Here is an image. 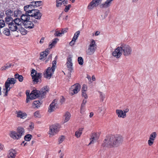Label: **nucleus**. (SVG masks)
<instances>
[{"mask_svg":"<svg viewBox=\"0 0 158 158\" xmlns=\"http://www.w3.org/2000/svg\"><path fill=\"white\" fill-rule=\"evenodd\" d=\"M75 41H75V40L73 39L72 41L69 43L70 45L72 46L73 45Z\"/></svg>","mask_w":158,"mask_h":158,"instance_id":"59","label":"nucleus"},{"mask_svg":"<svg viewBox=\"0 0 158 158\" xmlns=\"http://www.w3.org/2000/svg\"><path fill=\"white\" fill-rule=\"evenodd\" d=\"M4 146L3 145L0 143V150H3L4 149Z\"/></svg>","mask_w":158,"mask_h":158,"instance_id":"61","label":"nucleus"},{"mask_svg":"<svg viewBox=\"0 0 158 158\" xmlns=\"http://www.w3.org/2000/svg\"><path fill=\"white\" fill-rule=\"evenodd\" d=\"M17 131V132L14 131H11L10 134V137L14 139H18L24 134V130L22 127H18Z\"/></svg>","mask_w":158,"mask_h":158,"instance_id":"4","label":"nucleus"},{"mask_svg":"<svg viewBox=\"0 0 158 158\" xmlns=\"http://www.w3.org/2000/svg\"><path fill=\"white\" fill-rule=\"evenodd\" d=\"M83 128H79L78 131H76L75 133V136L77 138H79L80 137L82 133V131Z\"/></svg>","mask_w":158,"mask_h":158,"instance_id":"31","label":"nucleus"},{"mask_svg":"<svg viewBox=\"0 0 158 158\" xmlns=\"http://www.w3.org/2000/svg\"><path fill=\"white\" fill-rule=\"evenodd\" d=\"M156 133L154 132L151 134L150 135L149 140L148 141V143L149 146H151L153 143L156 137Z\"/></svg>","mask_w":158,"mask_h":158,"instance_id":"11","label":"nucleus"},{"mask_svg":"<svg viewBox=\"0 0 158 158\" xmlns=\"http://www.w3.org/2000/svg\"><path fill=\"white\" fill-rule=\"evenodd\" d=\"M17 31L18 32H19L23 35H25L27 33V30L21 27H19Z\"/></svg>","mask_w":158,"mask_h":158,"instance_id":"27","label":"nucleus"},{"mask_svg":"<svg viewBox=\"0 0 158 158\" xmlns=\"http://www.w3.org/2000/svg\"><path fill=\"white\" fill-rule=\"evenodd\" d=\"M58 40L59 39L57 38H56L53 40L52 43L49 44V49L52 48L54 46V45L56 44Z\"/></svg>","mask_w":158,"mask_h":158,"instance_id":"32","label":"nucleus"},{"mask_svg":"<svg viewBox=\"0 0 158 158\" xmlns=\"http://www.w3.org/2000/svg\"><path fill=\"white\" fill-rule=\"evenodd\" d=\"M100 97L101 100L102 101H103L105 98V95L103 94L102 92L100 93Z\"/></svg>","mask_w":158,"mask_h":158,"instance_id":"54","label":"nucleus"},{"mask_svg":"<svg viewBox=\"0 0 158 158\" xmlns=\"http://www.w3.org/2000/svg\"><path fill=\"white\" fill-rule=\"evenodd\" d=\"M3 33L6 36H9L10 35V29L7 28H5L3 31Z\"/></svg>","mask_w":158,"mask_h":158,"instance_id":"39","label":"nucleus"},{"mask_svg":"<svg viewBox=\"0 0 158 158\" xmlns=\"http://www.w3.org/2000/svg\"><path fill=\"white\" fill-rule=\"evenodd\" d=\"M87 102V101L85 99H84L83 101L82 102L81 104L80 112L82 113L84 112V108L85 106V105Z\"/></svg>","mask_w":158,"mask_h":158,"instance_id":"35","label":"nucleus"},{"mask_svg":"<svg viewBox=\"0 0 158 158\" xmlns=\"http://www.w3.org/2000/svg\"><path fill=\"white\" fill-rule=\"evenodd\" d=\"M12 66L11 64H6L5 65V68H6V69H8L9 68H10Z\"/></svg>","mask_w":158,"mask_h":158,"instance_id":"55","label":"nucleus"},{"mask_svg":"<svg viewBox=\"0 0 158 158\" xmlns=\"http://www.w3.org/2000/svg\"><path fill=\"white\" fill-rule=\"evenodd\" d=\"M80 34V31H78L76 32L74 34V35L73 38V39L75 40V41H76V40L77 39L78 37L79 36Z\"/></svg>","mask_w":158,"mask_h":158,"instance_id":"41","label":"nucleus"},{"mask_svg":"<svg viewBox=\"0 0 158 158\" xmlns=\"http://www.w3.org/2000/svg\"><path fill=\"white\" fill-rule=\"evenodd\" d=\"M13 19L10 16H6L5 18V21L6 24L9 25V23H11V22L12 20Z\"/></svg>","mask_w":158,"mask_h":158,"instance_id":"38","label":"nucleus"},{"mask_svg":"<svg viewBox=\"0 0 158 158\" xmlns=\"http://www.w3.org/2000/svg\"><path fill=\"white\" fill-rule=\"evenodd\" d=\"M116 111L118 117L124 118L126 117V114L124 113L123 110H117Z\"/></svg>","mask_w":158,"mask_h":158,"instance_id":"22","label":"nucleus"},{"mask_svg":"<svg viewBox=\"0 0 158 158\" xmlns=\"http://www.w3.org/2000/svg\"><path fill=\"white\" fill-rule=\"evenodd\" d=\"M63 34V33H62L61 32H60V31H56L54 35L55 36H60Z\"/></svg>","mask_w":158,"mask_h":158,"instance_id":"45","label":"nucleus"},{"mask_svg":"<svg viewBox=\"0 0 158 158\" xmlns=\"http://www.w3.org/2000/svg\"><path fill=\"white\" fill-rule=\"evenodd\" d=\"M71 89H73V93H71V95L77 94L80 90L81 86L78 83H76L71 86Z\"/></svg>","mask_w":158,"mask_h":158,"instance_id":"12","label":"nucleus"},{"mask_svg":"<svg viewBox=\"0 0 158 158\" xmlns=\"http://www.w3.org/2000/svg\"><path fill=\"white\" fill-rule=\"evenodd\" d=\"M9 29L12 31H17L18 29V26L12 21L8 26Z\"/></svg>","mask_w":158,"mask_h":158,"instance_id":"16","label":"nucleus"},{"mask_svg":"<svg viewBox=\"0 0 158 158\" xmlns=\"http://www.w3.org/2000/svg\"><path fill=\"white\" fill-rule=\"evenodd\" d=\"M34 116L36 117L40 118V114L39 112L37 111L34 113Z\"/></svg>","mask_w":158,"mask_h":158,"instance_id":"51","label":"nucleus"},{"mask_svg":"<svg viewBox=\"0 0 158 158\" xmlns=\"http://www.w3.org/2000/svg\"><path fill=\"white\" fill-rule=\"evenodd\" d=\"M35 6L38 7L42 5V2L41 1H35Z\"/></svg>","mask_w":158,"mask_h":158,"instance_id":"48","label":"nucleus"},{"mask_svg":"<svg viewBox=\"0 0 158 158\" xmlns=\"http://www.w3.org/2000/svg\"><path fill=\"white\" fill-rule=\"evenodd\" d=\"M49 50L48 49H47L45 51L41 52L40 53V57L41 58L40 59L42 60L45 57H46L49 54Z\"/></svg>","mask_w":158,"mask_h":158,"instance_id":"25","label":"nucleus"},{"mask_svg":"<svg viewBox=\"0 0 158 158\" xmlns=\"http://www.w3.org/2000/svg\"><path fill=\"white\" fill-rule=\"evenodd\" d=\"M42 103V101L41 100H40V101L38 100L35 101L33 103L36 107L38 108L40 106Z\"/></svg>","mask_w":158,"mask_h":158,"instance_id":"36","label":"nucleus"},{"mask_svg":"<svg viewBox=\"0 0 158 158\" xmlns=\"http://www.w3.org/2000/svg\"><path fill=\"white\" fill-rule=\"evenodd\" d=\"M29 15L30 17H33L35 19L39 20L41 19L42 14L38 10L33 9Z\"/></svg>","mask_w":158,"mask_h":158,"instance_id":"8","label":"nucleus"},{"mask_svg":"<svg viewBox=\"0 0 158 158\" xmlns=\"http://www.w3.org/2000/svg\"><path fill=\"white\" fill-rule=\"evenodd\" d=\"M64 117H65V119L64 122V123H66L69 120L71 117V114L67 112L65 113Z\"/></svg>","mask_w":158,"mask_h":158,"instance_id":"33","label":"nucleus"},{"mask_svg":"<svg viewBox=\"0 0 158 158\" xmlns=\"http://www.w3.org/2000/svg\"><path fill=\"white\" fill-rule=\"evenodd\" d=\"M85 91H82V96L84 97L85 99H86L88 98L87 95Z\"/></svg>","mask_w":158,"mask_h":158,"instance_id":"52","label":"nucleus"},{"mask_svg":"<svg viewBox=\"0 0 158 158\" xmlns=\"http://www.w3.org/2000/svg\"><path fill=\"white\" fill-rule=\"evenodd\" d=\"M56 100H54L50 105L49 107L48 111L52 112L54 111L56 108H58V105Z\"/></svg>","mask_w":158,"mask_h":158,"instance_id":"14","label":"nucleus"},{"mask_svg":"<svg viewBox=\"0 0 158 158\" xmlns=\"http://www.w3.org/2000/svg\"><path fill=\"white\" fill-rule=\"evenodd\" d=\"M5 26V22L2 19L0 20V27L2 28Z\"/></svg>","mask_w":158,"mask_h":158,"instance_id":"46","label":"nucleus"},{"mask_svg":"<svg viewBox=\"0 0 158 158\" xmlns=\"http://www.w3.org/2000/svg\"><path fill=\"white\" fill-rule=\"evenodd\" d=\"M12 21L16 24L18 26H20L23 24L22 21L19 18L15 19L12 20Z\"/></svg>","mask_w":158,"mask_h":158,"instance_id":"23","label":"nucleus"},{"mask_svg":"<svg viewBox=\"0 0 158 158\" xmlns=\"http://www.w3.org/2000/svg\"><path fill=\"white\" fill-rule=\"evenodd\" d=\"M77 61L79 64L81 65H82L83 64V60L81 57H79L77 59Z\"/></svg>","mask_w":158,"mask_h":158,"instance_id":"42","label":"nucleus"},{"mask_svg":"<svg viewBox=\"0 0 158 158\" xmlns=\"http://www.w3.org/2000/svg\"><path fill=\"white\" fill-rule=\"evenodd\" d=\"M17 116L18 117H19L21 118H24L26 117V116L27 115L26 113H23L21 111H19L17 112Z\"/></svg>","mask_w":158,"mask_h":158,"instance_id":"30","label":"nucleus"},{"mask_svg":"<svg viewBox=\"0 0 158 158\" xmlns=\"http://www.w3.org/2000/svg\"><path fill=\"white\" fill-rule=\"evenodd\" d=\"M64 136L63 135H62L61 136L59 137L58 139L59 144H60L62 143L64 141Z\"/></svg>","mask_w":158,"mask_h":158,"instance_id":"44","label":"nucleus"},{"mask_svg":"<svg viewBox=\"0 0 158 158\" xmlns=\"http://www.w3.org/2000/svg\"><path fill=\"white\" fill-rule=\"evenodd\" d=\"M4 15H5L3 12L0 11V19H2Z\"/></svg>","mask_w":158,"mask_h":158,"instance_id":"56","label":"nucleus"},{"mask_svg":"<svg viewBox=\"0 0 158 158\" xmlns=\"http://www.w3.org/2000/svg\"><path fill=\"white\" fill-rule=\"evenodd\" d=\"M22 15V12L19 10L16 9L14 12V15L15 17L21 16Z\"/></svg>","mask_w":158,"mask_h":158,"instance_id":"29","label":"nucleus"},{"mask_svg":"<svg viewBox=\"0 0 158 158\" xmlns=\"http://www.w3.org/2000/svg\"><path fill=\"white\" fill-rule=\"evenodd\" d=\"M63 0H56V6L57 7H60L62 4Z\"/></svg>","mask_w":158,"mask_h":158,"instance_id":"43","label":"nucleus"},{"mask_svg":"<svg viewBox=\"0 0 158 158\" xmlns=\"http://www.w3.org/2000/svg\"><path fill=\"white\" fill-rule=\"evenodd\" d=\"M71 7V5L69 4L65 6V9H64V11L65 12H67L70 9V8Z\"/></svg>","mask_w":158,"mask_h":158,"instance_id":"50","label":"nucleus"},{"mask_svg":"<svg viewBox=\"0 0 158 158\" xmlns=\"http://www.w3.org/2000/svg\"><path fill=\"white\" fill-rule=\"evenodd\" d=\"M44 37H42L40 41V44H42L44 43Z\"/></svg>","mask_w":158,"mask_h":158,"instance_id":"60","label":"nucleus"},{"mask_svg":"<svg viewBox=\"0 0 158 158\" xmlns=\"http://www.w3.org/2000/svg\"><path fill=\"white\" fill-rule=\"evenodd\" d=\"M32 136L29 134L26 135L24 137V139L26 141H29L31 139Z\"/></svg>","mask_w":158,"mask_h":158,"instance_id":"40","label":"nucleus"},{"mask_svg":"<svg viewBox=\"0 0 158 158\" xmlns=\"http://www.w3.org/2000/svg\"><path fill=\"white\" fill-rule=\"evenodd\" d=\"M120 47L122 52H123V54L124 56H128L131 55L132 49L129 45L125 44H122Z\"/></svg>","mask_w":158,"mask_h":158,"instance_id":"6","label":"nucleus"},{"mask_svg":"<svg viewBox=\"0 0 158 158\" xmlns=\"http://www.w3.org/2000/svg\"><path fill=\"white\" fill-rule=\"evenodd\" d=\"M16 152L15 150L11 149L9 151V155L8 158H15V156Z\"/></svg>","mask_w":158,"mask_h":158,"instance_id":"26","label":"nucleus"},{"mask_svg":"<svg viewBox=\"0 0 158 158\" xmlns=\"http://www.w3.org/2000/svg\"><path fill=\"white\" fill-rule=\"evenodd\" d=\"M113 0H106L105 3L100 5V7L101 8H106L109 7L111 4V2Z\"/></svg>","mask_w":158,"mask_h":158,"instance_id":"21","label":"nucleus"},{"mask_svg":"<svg viewBox=\"0 0 158 158\" xmlns=\"http://www.w3.org/2000/svg\"><path fill=\"white\" fill-rule=\"evenodd\" d=\"M34 84H36L41 82L42 73H37L34 69H32L31 74Z\"/></svg>","mask_w":158,"mask_h":158,"instance_id":"3","label":"nucleus"},{"mask_svg":"<svg viewBox=\"0 0 158 158\" xmlns=\"http://www.w3.org/2000/svg\"><path fill=\"white\" fill-rule=\"evenodd\" d=\"M97 48V44L94 40H92L88 49L86 51V53L89 55H92L94 52Z\"/></svg>","mask_w":158,"mask_h":158,"instance_id":"7","label":"nucleus"},{"mask_svg":"<svg viewBox=\"0 0 158 158\" xmlns=\"http://www.w3.org/2000/svg\"><path fill=\"white\" fill-rule=\"evenodd\" d=\"M122 51L121 50L120 47H118L114 50V51L112 53L113 56L116 58H119L122 55Z\"/></svg>","mask_w":158,"mask_h":158,"instance_id":"10","label":"nucleus"},{"mask_svg":"<svg viewBox=\"0 0 158 158\" xmlns=\"http://www.w3.org/2000/svg\"><path fill=\"white\" fill-rule=\"evenodd\" d=\"M35 1H34V2H31V4L30 5H31V7H32L33 6L34 7L35 6L36 4H35Z\"/></svg>","mask_w":158,"mask_h":158,"instance_id":"62","label":"nucleus"},{"mask_svg":"<svg viewBox=\"0 0 158 158\" xmlns=\"http://www.w3.org/2000/svg\"><path fill=\"white\" fill-rule=\"evenodd\" d=\"M123 140V137L120 135H111L105 139L103 145L107 147H117L122 143Z\"/></svg>","mask_w":158,"mask_h":158,"instance_id":"1","label":"nucleus"},{"mask_svg":"<svg viewBox=\"0 0 158 158\" xmlns=\"http://www.w3.org/2000/svg\"><path fill=\"white\" fill-rule=\"evenodd\" d=\"M52 66L51 68L48 67L46 69L45 73L44 74V77L50 79L52 75L54 74L55 69L56 67V60H53L52 61Z\"/></svg>","mask_w":158,"mask_h":158,"instance_id":"2","label":"nucleus"},{"mask_svg":"<svg viewBox=\"0 0 158 158\" xmlns=\"http://www.w3.org/2000/svg\"><path fill=\"white\" fill-rule=\"evenodd\" d=\"M87 89V85L85 84L83 85V87L82 89V91H85Z\"/></svg>","mask_w":158,"mask_h":158,"instance_id":"53","label":"nucleus"},{"mask_svg":"<svg viewBox=\"0 0 158 158\" xmlns=\"http://www.w3.org/2000/svg\"><path fill=\"white\" fill-rule=\"evenodd\" d=\"M29 14H27V13L25 12V14L22 15L20 16V19L22 21L23 23L24 22H26L28 20H29L30 17V16Z\"/></svg>","mask_w":158,"mask_h":158,"instance_id":"19","label":"nucleus"},{"mask_svg":"<svg viewBox=\"0 0 158 158\" xmlns=\"http://www.w3.org/2000/svg\"><path fill=\"white\" fill-rule=\"evenodd\" d=\"M129 111V109H128V108H126V109H124V110H123V111L124 113L126 114V113L128 112Z\"/></svg>","mask_w":158,"mask_h":158,"instance_id":"64","label":"nucleus"},{"mask_svg":"<svg viewBox=\"0 0 158 158\" xmlns=\"http://www.w3.org/2000/svg\"><path fill=\"white\" fill-rule=\"evenodd\" d=\"M65 101V98L63 97L62 98L60 99V102L61 104H62Z\"/></svg>","mask_w":158,"mask_h":158,"instance_id":"58","label":"nucleus"},{"mask_svg":"<svg viewBox=\"0 0 158 158\" xmlns=\"http://www.w3.org/2000/svg\"><path fill=\"white\" fill-rule=\"evenodd\" d=\"M67 30L68 29L67 28L63 29L61 31V32H62V33H63V34H64V33H66L67 32Z\"/></svg>","mask_w":158,"mask_h":158,"instance_id":"57","label":"nucleus"},{"mask_svg":"<svg viewBox=\"0 0 158 158\" xmlns=\"http://www.w3.org/2000/svg\"><path fill=\"white\" fill-rule=\"evenodd\" d=\"M60 128L59 125L58 124L51 126L50 127L49 134L52 135H55L59 131Z\"/></svg>","mask_w":158,"mask_h":158,"instance_id":"9","label":"nucleus"},{"mask_svg":"<svg viewBox=\"0 0 158 158\" xmlns=\"http://www.w3.org/2000/svg\"><path fill=\"white\" fill-rule=\"evenodd\" d=\"M13 12L11 10L8 9L6 11L5 14L7 16H10L11 17L13 15Z\"/></svg>","mask_w":158,"mask_h":158,"instance_id":"37","label":"nucleus"},{"mask_svg":"<svg viewBox=\"0 0 158 158\" xmlns=\"http://www.w3.org/2000/svg\"><path fill=\"white\" fill-rule=\"evenodd\" d=\"M23 24L24 27L26 28L32 29L34 27V25L32 22L29 21V20L24 22Z\"/></svg>","mask_w":158,"mask_h":158,"instance_id":"17","label":"nucleus"},{"mask_svg":"<svg viewBox=\"0 0 158 158\" xmlns=\"http://www.w3.org/2000/svg\"><path fill=\"white\" fill-rule=\"evenodd\" d=\"M16 82V80L15 78H8L5 82V84H7V85H9L10 86V85L15 84Z\"/></svg>","mask_w":158,"mask_h":158,"instance_id":"20","label":"nucleus"},{"mask_svg":"<svg viewBox=\"0 0 158 158\" xmlns=\"http://www.w3.org/2000/svg\"><path fill=\"white\" fill-rule=\"evenodd\" d=\"M100 135L99 133H93L91 135V141L89 145L94 143L99 138Z\"/></svg>","mask_w":158,"mask_h":158,"instance_id":"13","label":"nucleus"},{"mask_svg":"<svg viewBox=\"0 0 158 158\" xmlns=\"http://www.w3.org/2000/svg\"><path fill=\"white\" fill-rule=\"evenodd\" d=\"M31 9L32 7H31V5H30L25 6L24 7V10L27 13L29 14V15L31 14V12L32 11L33 9Z\"/></svg>","mask_w":158,"mask_h":158,"instance_id":"24","label":"nucleus"},{"mask_svg":"<svg viewBox=\"0 0 158 158\" xmlns=\"http://www.w3.org/2000/svg\"><path fill=\"white\" fill-rule=\"evenodd\" d=\"M96 6V5L94 1L92 0L88 6L87 8L89 10H91L94 7Z\"/></svg>","mask_w":158,"mask_h":158,"instance_id":"28","label":"nucleus"},{"mask_svg":"<svg viewBox=\"0 0 158 158\" xmlns=\"http://www.w3.org/2000/svg\"><path fill=\"white\" fill-rule=\"evenodd\" d=\"M48 87L47 86H45L43 87L40 91V97L42 98H44V96L48 92Z\"/></svg>","mask_w":158,"mask_h":158,"instance_id":"15","label":"nucleus"},{"mask_svg":"<svg viewBox=\"0 0 158 158\" xmlns=\"http://www.w3.org/2000/svg\"><path fill=\"white\" fill-rule=\"evenodd\" d=\"M66 63L67 67L69 71H72L73 70V63L72 62V57H68Z\"/></svg>","mask_w":158,"mask_h":158,"instance_id":"18","label":"nucleus"},{"mask_svg":"<svg viewBox=\"0 0 158 158\" xmlns=\"http://www.w3.org/2000/svg\"><path fill=\"white\" fill-rule=\"evenodd\" d=\"M34 124L31 123V125L29 126L30 129L32 130L34 128Z\"/></svg>","mask_w":158,"mask_h":158,"instance_id":"63","label":"nucleus"},{"mask_svg":"<svg viewBox=\"0 0 158 158\" xmlns=\"http://www.w3.org/2000/svg\"><path fill=\"white\" fill-rule=\"evenodd\" d=\"M93 1L97 6L101 3L102 0H93Z\"/></svg>","mask_w":158,"mask_h":158,"instance_id":"49","label":"nucleus"},{"mask_svg":"<svg viewBox=\"0 0 158 158\" xmlns=\"http://www.w3.org/2000/svg\"><path fill=\"white\" fill-rule=\"evenodd\" d=\"M15 79H18L20 82H22L23 80V77L21 75H19L18 73H16L15 75Z\"/></svg>","mask_w":158,"mask_h":158,"instance_id":"34","label":"nucleus"},{"mask_svg":"<svg viewBox=\"0 0 158 158\" xmlns=\"http://www.w3.org/2000/svg\"><path fill=\"white\" fill-rule=\"evenodd\" d=\"M5 89H3V90H5L7 92H8L10 90V89L11 88L10 87V85H7L5 84Z\"/></svg>","mask_w":158,"mask_h":158,"instance_id":"47","label":"nucleus"},{"mask_svg":"<svg viewBox=\"0 0 158 158\" xmlns=\"http://www.w3.org/2000/svg\"><path fill=\"white\" fill-rule=\"evenodd\" d=\"M40 91L37 90H33L30 95L29 93L27 94L26 92V94L27 96L26 102L28 103L30 100L35 99L37 98L40 97Z\"/></svg>","mask_w":158,"mask_h":158,"instance_id":"5","label":"nucleus"}]
</instances>
